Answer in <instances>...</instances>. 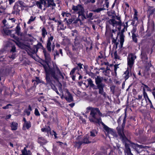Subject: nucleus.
<instances>
[{
	"label": "nucleus",
	"mask_w": 155,
	"mask_h": 155,
	"mask_svg": "<svg viewBox=\"0 0 155 155\" xmlns=\"http://www.w3.org/2000/svg\"><path fill=\"white\" fill-rule=\"evenodd\" d=\"M136 58V56L131 53L129 56L127 58V66L130 68H132L134 64V60Z\"/></svg>",
	"instance_id": "obj_9"
},
{
	"label": "nucleus",
	"mask_w": 155,
	"mask_h": 155,
	"mask_svg": "<svg viewBox=\"0 0 155 155\" xmlns=\"http://www.w3.org/2000/svg\"><path fill=\"white\" fill-rule=\"evenodd\" d=\"M103 77L97 76L95 78V83L96 85L93 84V82L92 79L90 78L88 79L87 81L88 82V85L90 87H92L93 89H98V93L102 95L103 97L106 98L107 94L104 91V88L105 87L106 85L103 82Z\"/></svg>",
	"instance_id": "obj_2"
},
{
	"label": "nucleus",
	"mask_w": 155,
	"mask_h": 155,
	"mask_svg": "<svg viewBox=\"0 0 155 155\" xmlns=\"http://www.w3.org/2000/svg\"><path fill=\"white\" fill-rule=\"evenodd\" d=\"M109 0H105V5L107 8L109 7V2L108 1Z\"/></svg>",
	"instance_id": "obj_61"
},
{
	"label": "nucleus",
	"mask_w": 155,
	"mask_h": 155,
	"mask_svg": "<svg viewBox=\"0 0 155 155\" xmlns=\"http://www.w3.org/2000/svg\"><path fill=\"white\" fill-rule=\"evenodd\" d=\"M48 20H52L54 21H55V22H57V20L55 19V17H53L52 18H51L50 17H49L48 18Z\"/></svg>",
	"instance_id": "obj_64"
},
{
	"label": "nucleus",
	"mask_w": 155,
	"mask_h": 155,
	"mask_svg": "<svg viewBox=\"0 0 155 155\" xmlns=\"http://www.w3.org/2000/svg\"><path fill=\"white\" fill-rule=\"evenodd\" d=\"M125 31V29L124 28H123L121 30V31H119L117 33V35L118 36L119 35H124V33Z\"/></svg>",
	"instance_id": "obj_49"
},
{
	"label": "nucleus",
	"mask_w": 155,
	"mask_h": 155,
	"mask_svg": "<svg viewBox=\"0 0 155 155\" xmlns=\"http://www.w3.org/2000/svg\"><path fill=\"white\" fill-rule=\"evenodd\" d=\"M10 48V42L9 41L5 42L4 44V50L5 51L8 50Z\"/></svg>",
	"instance_id": "obj_20"
},
{
	"label": "nucleus",
	"mask_w": 155,
	"mask_h": 155,
	"mask_svg": "<svg viewBox=\"0 0 155 155\" xmlns=\"http://www.w3.org/2000/svg\"><path fill=\"white\" fill-rule=\"evenodd\" d=\"M144 88L147 89V91H151V89L147 85L144 84Z\"/></svg>",
	"instance_id": "obj_58"
},
{
	"label": "nucleus",
	"mask_w": 155,
	"mask_h": 155,
	"mask_svg": "<svg viewBox=\"0 0 155 155\" xmlns=\"http://www.w3.org/2000/svg\"><path fill=\"white\" fill-rule=\"evenodd\" d=\"M120 42H124L125 36L124 35H119Z\"/></svg>",
	"instance_id": "obj_38"
},
{
	"label": "nucleus",
	"mask_w": 155,
	"mask_h": 155,
	"mask_svg": "<svg viewBox=\"0 0 155 155\" xmlns=\"http://www.w3.org/2000/svg\"><path fill=\"white\" fill-rule=\"evenodd\" d=\"M76 64H77V66L75 67V68L76 69V70L81 69L82 68V65H83V64H81V63H76Z\"/></svg>",
	"instance_id": "obj_34"
},
{
	"label": "nucleus",
	"mask_w": 155,
	"mask_h": 155,
	"mask_svg": "<svg viewBox=\"0 0 155 155\" xmlns=\"http://www.w3.org/2000/svg\"><path fill=\"white\" fill-rule=\"evenodd\" d=\"M50 37H48V38L47 41V44L46 45V48L48 52H50L51 51V41H52L54 39V37L53 36L51 35Z\"/></svg>",
	"instance_id": "obj_12"
},
{
	"label": "nucleus",
	"mask_w": 155,
	"mask_h": 155,
	"mask_svg": "<svg viewBox=\"0 0 155 155\" xmlns=\"http://www.w3.org/2000/svg\"><path fill=\"white\" fill-rule=\"evenodd\" d=\"M109 23L113 27L115 26V22L116 20L114 19H110L108 21Z\"/></svg>",
	"instance_id": "obj_32"
},
{
	"label": "nucleus",
	"mask_w": 155,
	"mask_h": 155,
	"mask_svg": "<svg viewBox=\"0 0 155 155\" xmlns=\"http://www.w3.org/2000/svg\"><path fill=\"white\" fill-rule=\"evenodd\" d=\"M2 22L4 25V27H7L8 25H9L8 23H7V21L5 19H4L2 21Z\"/></svg>",
	"instance_id": "obj_43"
},
{
	"label": "nucleus",
	"mask_w": 155,
	"mask_h": 155,
	"mask_svg": "<svg viewBox=\"0 0 155 155\" xmlns=\"http://www.w3.org/2000/svg\"><path fill=\"white\" fill-rule=\"evenodd\" d=\"M91 122L94 123V124L101 123V124L102 122H103L102 121V120L101 117L97 118L96 117L95 119H91Z\"/></svg>",
	"instance_id": "obj_19"
},
{
	"label": "nucleus",
	"mask_w": 155,
	"mask_h": 155,
	"mask_svg": "<svg viewBox=\"0 0 155 155\" xmlns=\"http://www.w3.org/2000/svg\"><path fill=\"white\" fill-rule=\"evenodd\" d=\"M35 18L36 17H34L33 16H31L30 19L27 22V24H30L31 22L34 21L35 20Z\"/></svg>",
	"instance_id": "obj_37"
},
{
	"label": "nucleus",
	"mask_w": 155,
	"mask_h": 155,
	"mask_svg": "<svg viewBox=\"0 0 155 155\" xmlns=\"http://www.w3.org/2000/svg\"><path fill=\"white\" fill-rule=\"evenodd\" d=\"M101 124L103 126L104 129L107 133L112 131V129L109 127L105 125L104 123L102 122Z\"/></svg>",
	"instance_id": "obj_23"
},
{
	"label": "nucleus",
	"mask_w": 155,
	"mask_h": 155,
	"mask_svg": "<svg viewBox=\"0 0 155 155\" xmlns=\"http://www.w3.org/2000/svg\"><path fill=\"white\" fill-rule=\"evenodd\" d=\"M40 19L41 20L43 21H45V16H40L39 17Z\"/></svg>",
	"instance_id": "obj_62"
},
{
	"label": "nucleus",
	"mask_w": 155,
	"mask_h": 155,
	"mask_svg": "<svg viewBox=\"0 0 155 155\" xmlns=\"http://www.w3.org/2000/svg\"><path fill=\"white\" fill-rule=\"evenodd\" d=\"M41 130L43 132H46L48 134L51 132V129L50 127L48 126L47 128H42Z\"/></svg>",
	"instance_id": "obj_26"
},
{
	"label": "nucleus",
	"mask_w": 155,
	"mask_h": 155,
	"mask_svg": "<svg viewBox=\"0 0 155 155\" xmlns=\"http://www.w3.org/2000/svg\"><path fill=\"white\" fill-rule=\"evenodd\" d=\"M125 143V150L124 152L127 155H133L131 153L130 149L129 147V144L127 142H123Z\"/></svg>",
	"instance_id": "obj_14"
},
{
	"label": "nucleus",
	"mask_w": 155,
	"mask_h": 155,
	"mask_svg": "<svg viewBox=\"0 0 155 155\" xmlns=\"http://www.w3.org/2000/svg\"><path fill=\"white\" fill-rule=\"evenodd\" d=\"M16 51V47L15 45L12 47V48L10 50V53L12 52H15Z\"/></svg>",
	"instance_id": "obj_46"
},
{
	"label": "nucleus",
	"mask_w": 155,
	"mask_h": 155,
	"mask_svg": "<svg viewBox=\"0 0 155 155\" xmlns=\"http://www.w3.org/2000/svg\"><path fill=\"white\" fill-rule=\"evenodd\" d=\"M47 0H44V1H42V4H44V6L46 8H48V7H47L48 3H47Z\"/></svg>",
	"instance_id": "obj_51"
},
{
	"label": "nucleus",
	"mask_w": 155,
	"mask_h": 155,
	"mask_svg": "<svg viewBox=\"0 0 155 155\" xmlns=\"http://www.w3.org/2000/svg\"><path fill=\"white\" fill-rule=\"evenodd\" d=\"M41 35L42 37L45 38L46 35L48 34V32L45 27H43L41 29Z\"/></svg>",
	"instance_id": "obj_24"
},
{
	"label": "nucleus",
	"mask_w": 155,
	"mask_h": 155,
	"mask_svg": "<svg viewBox=\"0 0 155 155\" xmlns=\"http://www.w3.org/2000/svg\"><path fill=\"white\" fill-rule=\"evenodd\" d=\"M122 117H123L122 115H121L120 117H119L118 118V119L117 120V122L118 123V125H120V124L121 119V118Z\"/></svg>",
	"instance_id": "obj_59"
},
{
	"label": "nucleus",
	"mask_w": 155,
	"mask_h": 155,
	"mask_svg": "<svg viewBox=\"0 0 155 155\" xmlns=\"http://www.w3.org/2000/svg\"><path fill=\"white\" fill-rule=\"evenodd\" d=\"M73 21V19L71 18H70L68 19V20L66 21V22L68 25H69L72 23Z\"/></svg>",
	"instance_id": "obj_52"
},
{
	"label": "nucleus",
	"mask_w": 155,
	"mask_h": 155,
	"mask_svg": "<svg viewBox=\"0 0 155 155\" xmlns=\"http://www.w3.org/2000/svg\"><path fill=\"white\" fill-rule=\"evenodd\" d=\"M83 40L85 42L84 44V45L86 48V52L88 53L92 49L93 45V42L91 40L88 41L86 37L84 38L83 37Z\"/></svg>",
	"instance_id": "obj_8"
},
{
	"label": "nucleus",
	"mask_w": 155,
	"mask_h": 155,
	"mask_svg": "<svg viewBox=\"0 0 155 155\" xmlns=\"http://www.w3.org/2000/svg\"><path fill=\"white\" fill-rule=\"evenodd\" d=\"M81 141L82 144H89L91 143H94L96 142V141L94 140H91L88 134H87L84 135L82 139V140Z\"/></svg>",
	"instance_id": "obj_11"
},
{
	"label": "nucleus",
	"mask_w": 155,
	"mask_h": 155,
	"mask_svg": "<svg viewBox=\"0 0 155 155\" xmlns=\"http://www.w3.org/2000/svg\"><path fill=\"white\" fill-rule=\"evenodd\" d=\"M134 14L133 16V19L134 20H136L137 21L138 20V18L137 17V13L138 12L135 9H134Z\"/></svg>",
	"instance_id": "obj_31"
},
{
	"label": "nucleus",
	"mask_w": 155,
	"mask_h": 155,
	"mask_svg": "<svg viewBox=\"0 0 155 155\" xmlns=\"http://www.w3.org/2000/svg\"><path fill=\"white\" fill-rule=\"evenodd\" d=\"M16 3H17L18 4H19L21 6H24V2L21 1L19 0Z\"/></svg>",
	"instance_id": "obj_55"
},
{
	"label": "nucleus",
	"mask_w": 155,
	"mask_h": 155,
	"mask_svg": "<svg viewBox=\"0 0 155 155\" xmlns=\"http://www.w3.org/2000/svg\"><path fill=\"white\" fill-rule=\"evenodd\" d=\"M143 75L145 78H146L149 75V73L148 71H146L144 72Z\"/></svg>",
	"instance_id": "obj_53"
},
{
	"label": "nucleus",
	"mask_w": 155,
	"mask_h": 155,
	"mask_svg": "<svg viewBox=\"0 0 155 155\" xmlns=\"http://www.w3.org/2000/svg\"><path fill=\"white\" fill-rule=\"evenodd\" d=\"M34 114L37 117L39 116L40 115V114L39 113V112L38 109L37 108H36L35 109Z\"/></svg>",
	"instance_id": "obj_41"
},
{
	"label": "nucleus",
	"mask_w": 155,
	"mask_h": 155,
	"mask_svg": "<svg viewBox=\"0 0 155 155\" xmlns=\"http://www.w3.org/2000/svg\"><path fill=\"white\" fill-rule=\"evenodd\" d=\"M38 142L41 145H45L47 143V140L43 137H38Z\"/></svg>",
	"instance_id": "obj_16"
},
{
	"label": "nucleus",
	"mask_w": 155,
	"mask_h": 155,
	"mask_svg": "<svg viewBox=\"0 0 155 155\" xmlns=\"http://www.w3.org/2000/svg\"><path fill=\"white\" fill-rule=\"evenodd\" d=\"M132 39L134 42L136 43L137 42V36L136 34L132 35Z\"/></svg>",
	"instance_id": "obj_39"
},
{
	"label": "nucleus",
	"mask_w": 155,
	"mask_h": 155,
	"mask_svg": "<svg viewBox=\"0 0 155 155\" xmlns=\"http://www.w3.org/2000/svg\"><path fill=\"white\" fill-rule=\"evenodd\" d=\"M45 97L43 96H40L38 98V100L39 102H40L42 100H44Z\"/></svg>",
	"instance_id": "obj_60"
},
{
	"label": "nucleus",
	"mask_w": 155,
	"mask_h": 155,
	"mask_svg": "<svg viewBox=\"0 0 155 155\" xmlns=\"http://www.w3.org/2000/svg\"><path fill=\"white\" fill-rule=\"evenodd\" d=\"M105 9L104 8H98L95 9L93 10L92 11L94 12L99 13L101 11Z\"/></svg>",
	"instance_id": "obj_33"
},
{
	"label": "nucleus",
	"mask_w": 155,
	"mask_h": 155,
	"mask_svg": "<svg viewBox=\"0 0 155 155\" xmlns=\"http://www.w3.org/2000/svg\"><path fill=\"white\" fill-rule=\"evenodd\" d=\"M39 48H41L43 50V53L45 58V60H43L42 62L43 63H45L46 64L41 63V64L43 67L45 72L46 84L49 85L51 87V88L58 94V92L57 89L53 83L50 78L51 75V77L53 78L56 81L58 80L57 75L56 74L54 68L51 67L49 65V63L51 60L50 53L47 52L46 49L43 47L42 44L40 42H38L37 45H34L32 47L30 48L31 52L33 54H36Z\"/></svg>",
	"instance_id": "obj_1"
},
{
	"label": "nucleus",
	"mask_w": 155,
	"mask_h": 155,
	"mask_svg": "<svg viewBox=\"0 0 155 155\" xmlns=\"http://www.w3.org/2000/svg\"><path fill=\"white\" fill-rule=\"evenodd\" d=\"M12 30H10V37L14 38V40L10 39V41H13L18 47L21 49L25 48L26 45L22 41L21 38L15 36L14 34H12Z\"/></svg>",
	"instance_id": "obj_5"
},
{
	"label": "nucleus",
	"mask_w": 155,
	"mask_h": 155,
	"mask_svg": "<svg viewBox=\"0 0 155 155\" xmlns=\"http://www.w3.org/2000/svg\"><path fill=\"white\" fill-rule=\"evenodd\" d=\"M114 58L115 60L120 59L118 55L117 50H115L114 53Z\"/></svg>",
	"instance_id": "obj_42"
},
{
	"label": "nucleus",
	"mask_w": 155,
	"mask_h": 155,
	"mask_svg": "<svg viewBox=\"0 0 155 155\" xmlns=\"http://www.w3.org/2000/svg\"><path fill=\"white\" fill-rule=\"evenodd\" d=\"M97 131L96 130H93L90 132V136L92 137H95L97 134Z\"/></svg>",
	"instance_id": "obj_28"
},
{
	"label": "nucleus",
	"mask_w": 155,
	"mask_h": 155,
	"mask_svg": "<svg viewBox=\"0 0 155 155\" xmlns=\"http://www.w3.org/2000/svg\"><path fill=\"white\" fill-rule=\"evenodd\" d=\"M39 1H36V5L40 9H41L42 8V1L44 0H39Z\"/></svg>",
	"instance_id": "obj_27"
},
{
	"label": "nucleus",
	"mask_w": 155,
	"mask_h": 155,
	"mask_svg": "<svg viewBox=\"0 0 155 155\" xmlns=\"http://www.w3.org/2000/svg\"><path fill=\"white\" fill-rule=\"evenodd\" d=\"M19 7H21L19 6L17 3H15L13 7V9L12 11V14H13L17 15L19 14L20 10L18 8Z\"/></svg>",
	"instance_id": "obj_15"
},
{
	"label": "nucleus",
	"mask_w": 155,
	"mask_h": 155,
	"mask_svg": "<svg viewBox=\"0 0 155 155\" xmlns=\"http://www.w3.org/2000/svg\"><path fill=\"white\" fill-rule=\"evenodd\" d=\"M134 145L133 147L136 150V151L138 153H140L142 151L144 150V149H146V148L147 147L146 146H144L142 145H140L137 143L135 144L133 143Z\"/></svg>",
	"instance_id": "obj_10"
},
{
	"label": "nucleus",
	"mask_w": 155,
	"mask_h": 155,
	"mask_svg": "<svg viewBox=\"0 0 155 155\" xmlns=\"http://www.w3.org/2000/svg\"><path fill=\"white\" fill-rule=\"evenodd\" d=\"M72 9L73 10V13L78 14V17L77 20L81 21L86 19L84 14V9L81 5L79 4L76 6L73 5Z\"/></svg>",
	"instance_id": "obj_3"
},
{
	"label": "nucleus",
	"mask_w": 155,
	"mask_h": 155,
	"mask_svg": "<svg viewBox=\"0 0 155 155\" xmlns=\"http://www.w3.org/2000/svg\"><path fill=\"white\" fill-rule=\"evenodd\" d=\"M143 97L144 98L146 99V98L147 99L149 98L148 95L147 94V93L145 91V89L144 88H143Z\"/></svg>",
	"instance_id": "obj_35"
},
{
	"label": "nucleus",
	"mask_w": 155,
	"mask_h": 155,
	"mask_svg": "<svg viewBox=\"0 0 155 155\" xmlns=\"http://www.w3.org/2000/svg\"><path fill=\"white\" fill-rule=\"evenodd\" d=\"M124 127H122L121 126L118 127L117 128V130L118 134L120 138L121 139L123 142H127L129 141L128 139L126 137L124 133Z\"/></svg>",
	"instance_id": "obj_6"
},
{
	"label": "nucleus",
	"mask_w": 155,
	"mask_h": 155,
	"mask_svg": "<svg viewBox=\"0 0 155 155\" xmlns=\"http://www.w3.org/2000/svg\"><path fill=\"white\" fill-rule=\"evenodd\" d=\"M74 147H76L78 149L80 148L82 144V143L81 141H75L74 142Z\"/></svg>",
	"instance_id": "obj_22"
},
{
	"label": "nucleus",
	"mask_w": 155,
	"mask_h": 155,
	"mask_svg": "<svg viewBox=\"0 0 155 155\" xmlns=\"http://www.w3.org/2000/svg\"><path fill=\"white\" fill-rule=\"evenodd\" d=\"M116 22H115V25H117L119 26H122V23L121 21H117L116 20Z\"/></svg>",
	"instance_id": "obj_47"
},
{
	"label": "nucleus",
	"mask_w": 155,
	"mask_h": 155,
	"mask_svg": "<svg viewBox=\"0 0 155 155\" xmlns=\"http://www.w3.org/2000/svg\"><path fill=\"white\" fill-rule=\"evenodd\" d=\"M111 39L112 40V42L114 43L115 42H116L117 41V38L118 37V36L117 35V37H116V38L115 39L114 38V37H113V35L112 34L111 35Z\"/></svg>",
	"instance_id": "obj_45"
},
{
	"label": "nucleus",
	"mask_w": 155,
	"mask_h": 155,
	"mask_svg": "<svg viewBox=\"0 0 155 155\" xmlns=\"http://www.w3.org/2000/svg\"><path fill=\"white\" fill-rule=\"evenodd\" d=\"M73 33H72V35L75 38L74 41V45L75 46H77L80 44L81 36L78 33L77 30H75L73 31ZM83 37L81 38L82 39Z\"/></svg>",
	"instance_id": "obj_7"
},
{
	"label": "nucleus",
	"mask_w": 155,
	"mask_h": 155,
	"mask_svg": "<svg viewBox=\"0 0 155 155\" xmlns=\"http://www.w3.org/2000/svg\"><path fill=\"white\" fill-rule=\"evenodd\" d=\"M14 52H12V54L10 57V58H12V59H15L16 57V55L14 53Z\"/></svg>",
	"instance_id": "obj_57"
},
{
	"label": "nucleus",
	"mask_w": 155,
	"mask_h": 155,
	"mask_svg": "<svg viewBox=\"0 0 155 155\" xmlns=\"http://www.w3.org/2000/svg\"><path fill=\"white\" fill-rule=\"evenodd\" d=\"M25 127L27 129H28L31 127V122L29 121L26 123L24 124L23 125V128Z\"/></svg>",
	"instance_id": "obj_30"
},
{
	"label": "nucleus",
	"mask_w": 155,
	"mask_h": 155,
	"mask_svg": "<svg viewBox=\"0 0 155 155\" xmlns=\"http://www.w3.org/2000/svg\"><path fill=\"white\" fill-rule=\"evenodd\" d=\"M148 11L149 12L150 15H152L155 12V8L152 9H149Z\"/></svg>",
	"instance_id": "obj_44"
},
{
	"label": "nucleus",
	"mask_w": 155,
	"mask_h": 155,
	"mask_svg": "<svg viewBox=\"0 0 155 155\" xmlns=\"http://www.w3.org/2000/svg\"><path fill=\"white\" fill-rule=\"evenodd\" d=\"M65 92L68 96V97L67 96L64 97L65 99L66 100L69 102H71L73 101V98L71 94L69 91L67 89H65Z\"/></svg>",
	"instance_id": "obj_13"
},
{
	"label": "nucleus",
	"mask_w": 155,
	"mask_h": 155,
	"mask_svg": "<svg viewBox=\"0 0 155 155\" xmlns=\"http://www.w3.org/2000/svg\"><path fill=\"white\" fill-rule=\"evenodd\" d=\"M28 151L27 150L26 147H25L23 150L22 151V155H28Z\"/></svg>",
	"instance_id": "obj_40"
},
{
	"label": "nucleus",
	"mask_w": 155,
	"mask_h": 155,
	"mask_svg": "<svg viewBox=\"0 0 155 155\" xmlns=\"http://www.w3.org/2000/svg\"><path fill=\"white\" fill-rule=\"evenodd\" d=\"M127 117V115L126 114L125 115L124 117V119L123 120V123L121 125V126L122 127H125V123L126 122V118Z\"/></svg>",
	"instance_id": "obj_36"
},
{
	"label": "nucleus",
	"mask_w": 155,
	"mask_h": 155,
	"mask_svg": "<svg viewBox=\"0 0 155 155\" xmlns=\"http://www.w3.org/2000/svg\"><path fill=\"white\" fill-rule=\"evenodd\" d=\"M21 28L19 25H17L16 27L15 33L17 34L18 35H20Z\"/></svg>",
	"instance_id": "obj_29"
},
{
	"label": "nucleus",
	"mask_w": 155,
	"mask_h": 155,
	"mask_svg": "<svg viewBox=\"0 0 155 155\" xmlns=\"http://www.w3.org/2000/svg\"><path fill=\"white\" fill-rule=\"evenodd\" d=\"M124 78L125 80H127L130 77V71L129 70L127 69L124 73Z\"/></svg>",
	"instance_id": "obj_25"
},
{
	"label": "nucleus",
	"mask_w": 155,
	"mask_h": 155,
	"mask_svg": "<svg viewBox=\"0 0 155 155\" xmlns=\"http://www.w3.org/2000/svg\"><path fill=\"white\" fill-rule=\"evenodd\" d=\"M86 109L87 111L85 112L86 114L89 112V110H91L89 116V120L90 122L91 121V119H95L97 117V114L100 116H102V114L98 108L89 107L87 108Z\"/></svg>",
	"instance_id": "obj_4"
},
{
	"label": "nucleus",
	"mask_w": 155,
	"mask_h": 155,
	"mask_svg": "<svg viewBox=\"0 0 155 155\" xmlns=\"http://www.w3.org/2000/svg\"><path fill=\"white\" fill-rule=\"evenodd\" d=\"M47 7H49L52 6V9H53L56 6V4L54 2V0H48Z\"/></svg>",
	"instance_id": "obj_18"
},
{
	"label": "nucleus",
	"mask_w": 155,
	"mask_h": 155,
	"mask_svg": "<svg viewBox=\"0 0 155 155\" xmlns=\"http://www.w3.org/2000/svg\"><path fill=\"white\" fill-rule=\"evenodd\" d=\"M56 69L57 71V74H60L62 73V72L60 70L58 67H56Z\"/></svg>",
	"instance_id": "obj_63"
},
{
	"label": "nucleus",
	"mask_w": 155,
	"mask_h": 155,
	"mask_svg": "<svg viewBox=\"0 0 155 155\" xmlns=\"http://www.w3.org/2000/svg\"><path fill=\"white\" fill-rule=\"evenodd\" d=\"M137 30V28H136L134 27L132 29V30L131 31V32L133 35H135V33L136 32Z\"/></svg>",
	"instance_id": "obj_54"
},
{
	"label": "nucleus",
	"mask_w": 155,
	"mask_h": 155,
	"mask_svg": "<svg viewBox=\"0 0 155 155\" xmlns=\"http://www.w3.org/2000/svg\"><path fill=\"white\" fill-rule=\"evenodd\" d=\"M100 55H99L98 57L97 58L96 60V61L97 62L100 59H102L103 58V56L102 54L100 52Z\"/></svg>",
	"instance_id": "obj_48"
},
{
	"label": "nucleus",
	"mask_w": 155,
	"mask_h": 155,
	"mask_svg": "<svg viewBox=\"0 0 155 155\" xmlns=\"http://www.w3.org/2000/svg\"><path fill=\"white\" fill-rule=\"evenodd\" d=\"M60 27V29L62 30H64L66 28V27H64V25L63 23H62L60 25V26H59Z\"/></svg>",
	"instance_id": "obj_56"
},
{
	"label": "nucleus",
	"mask_w": 155,
	"mask_h": 155,
	"mask_svg": "<svg viewBox=\"0 0 155 155\" xmlns=\"http://www.w3.org/2000/svg\"><path fill=\"white\" fill-rule=\"evenodd\" d=\"M4 34L5 35H10V27L9 25H8L7 27H4L3 28Z\"/></svg>",
	"instance_id": "obj_21"
},
{
	"label": "nucleus",
	"mask_w": 155,
	"mask_h": 155,
	"mask_svg": "<svg viewBox=\"0 0 155 155\" xmlns=\"http://www.w3.org/2000/svg\"><path fill=\"white\" fill-rule=\"evenodd\" d=\"M76 70V69L75 68H73L71 70V71L70 72V75H71V76L72 75L74 74L75 73V72Z\"/></svg>",
	"instance_id": "obj_50"
},
{
	"label": "nucleus",
	"mask_w": 155,
	"mask_h": 155,
	"mask_svg": "<svg viewBox=\"0 0 155 155\" xmlns=\"http://www.w3.org/2000/svg\"><path fill=\"white\" fill-rule=\"evenodd\" d=\"M18 124L16 122L13 121L11 124L10 127L12 130H15L18 129Z\"/></svg>",
	"instance_id": "obj_17"
}]
</instances>
